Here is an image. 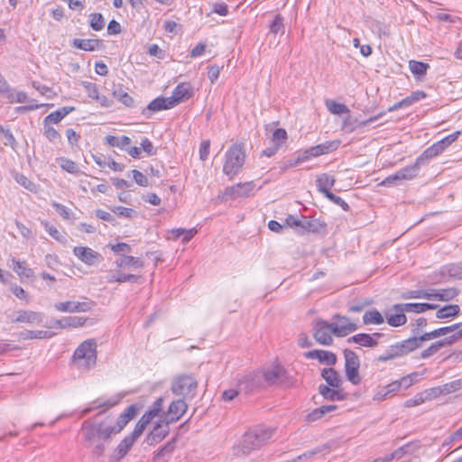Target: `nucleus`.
<instances>
[{"mask_svg":"<svg viewBox=\"0 0 462 462\" xmlns=\"http://www.w3.org/2000/svg\"><path fill=\"white\" fill-rule=\"evenodd\" d=\"M88 319L83 317H65L60 319H54L51 321L50 325H46V328H79L85 325Z\"/></svg>","mask_w":462,"mask_h":462,"instance_id":"dca6fc26","label":"nucleus"},{"mask_svg":"<svg viewBox=\"0 0 462 462\" xmlns=\"http://www.w3.org/2000/svg\"><path fill=\"white\" fill-rule=\"evenodd\" d=\"M260 371L264 386L290 387L293 383V379L289 376L286 370L279 364L263 367Z\"/></svg>","mask_w":462,"mask_h":462,"instance_id":"39448f33","label":"nucleus"},{"mask_svg":"<svg viewBox=\"0 0 462 462\" xmlns=\"http://www.w3.org/2000/svg\"><path fill=\"white\" fill-rule=\"evenodd\" d=\"M14 262V271L20 276L30 278L33 275V271L31 268H28L25 262L13 260Z\"/></svg>","mask_w":462,"mask_h":462,"instance_id":"79ce46f5","label":"nucleus"},{"mask_svg":"<svg viewBox=\"0 0 462 462\" xmlns=\"http://www.w3.org/2000/svg\"><path fill=\"white\" fill-rule=\"evenodd\" d=\"M173 107V103L169 97H157L151 101L149 105L143 110V115L147 118L150 117L151 112H157Z\"/></svg>","mask_w":462,"mask_h":462,"instance_id":"4be33fe9","label":"nucleus"},{"mask_svg":"<svg viewBox=\"0 0 462 462\" xmlns=\"http://www.w3.org/2000/svg\"><path fill=\"white\" fill-rule=\"evenodd\" d=\"M81 85L83 86L88 97H90L92 99H95L96 97H97L99 91H98V88H97V84L88 82V81H82Z\"/></svg>","mask_w":462,"mask_h":462,"instance_id":"6e6d98bb","label":"nucleus"},{"mask_svg":"<svg viewBox=\"0 0 462 462\" xmlns=\"http://www.w3.org/2000/svg\"><path fill=\"white\" fill-rule=\"evenodd\" d=\"M92 302L88 301H63L57 302L54 304V308L56 310L60 312H86L91 310Z\"/></svg>","mask_w":462,"mask_h":462,"instance_id":"4468645a","label":"nucleus"},{"mask_svg":"<svg viewBox=\"0 0 462 462\" xmlns=\"http://www.w3.org/2000/svg\"><path fill=\"white\" fill-rule=\"evenodd\" d=\"M421 165H423L422 162H419V158H417L416 162L412 165L406 166L398 171L402 180H410L415 178L418 175Z\"/></svg>","mask_w":462,"mask_h":462,"instance_id":"c85d7f7f","label":"nucleus"},{"mask_svg":"<svg viewBox=\"0 0 462 462\" xmlns=\"http://www.w3.org/2000/svg\"><path fill=\"white\" fill-rule=\"evenodd\" d=\"M327 327L334 335L340 337H346L358 328L357 325L351 322L348 318L341 316H336L335 321L328 323Z\"/></svg>","mask_w":462,"mask_h":462,"instance_id":"1a4fd4ad","label":"nucleus"},{"mask_svg":"<svg viewBox=\"0 0 462 462\" xmlns=\"http://www.w3.org/2000/svg\"><path fill=\"white\" fill-rule=\"evenodd\" d=\"M363 322L365 325H381L384 322V318L376 309H373L364 314Z\"/></svg>","mask_w":462,"mask_h":462,"instance_id":"473e14b6","label":"nucleus"},{"mask_svg":"<svg viewBox=\"0 0 462 462\" xmlns=\"http://www.w3.org/2000/svg\"><path fill=\"white\" fill-rule=\"evenodd\" d=\"M457 288H439L438 289V300L449 301L458 295Z\"/></svg>","mask_w":462,"mask_h":462,"instance_id":"58836bf2","label":"nucleus"},{"mask_svg":"<svg viewBox=\"0 0 462 462\" xmlns=\"http://www.w3.org/2000/svg\"><path fill=\"white\" fill-rule=\"evenodd\" d=\"M113 97L128 107L133 106L134 104V98L124 91L122 88L115 89L113 91Z\"/></svg>","mask_w":462,"mask_h":462,"instance_id":"a19ab883","label":"nucleus"},{"mask_svg":"<svg viewBox=\"0 0 462 462\" xmlns=\"http://www.w3.org/2000/svg\"><path fill=\"white\" fill-rule=\"evenodd\" d=\"M106 143L112 147L125 148L131 143V139L128 136L116 137L114 135H107L106 137Z\"/></svg>","mask_w":462,"mask_h":462,"instance_id":"ea45409f","label":"nucleus"},{"mask_svg":"<svg viewBox=\"0 0 462 462\" xmlns=\"http://www.w3.org/2000/svg\"><path fill=\"white\" fill-rule=\"evenodd\" d=\"M335 183V178L329 174H322L319 176V192H323V189L329 190Z\"/></svg>","mask_w":462,"mask_h":462,"instance_id":"603ef678","label":"nucleus"},{"mask_svg":"<svg viewBox=\"0 0 462 462\" xmlns=\"http://www.w3.org/2000/svg\"><path fill=\"white\" fill-rule=\"evenodd\" d=\"M73 254L87 265H94L102 259L99 253L87 246H75Z\"/></svg>","mask_w":462,"mask_h":462,"instance_id":"2eb2a0df","label":"nucleus"},{"mask_svg":"<svg viewBox=\"0 0 462 462\" xmlns=\"http://www.w3.org/2000/svg\"><path fill=\"white\" fill-rule=\"evenodd\" d=\"M1 95L7 98L10 103H24L27 100L26 93L16 91L14 88H11L9 84Z\"/></svg>","mask_w":462,"mask_h":462,"instance_id":"cd10ccee","label":"nucleus"},{"mask_svg":"<svg viewBox=\"0 0 462 462\" xmlns=\"http://www.w3.org/2000/svg\"><path fill=\"white\" fill-rule=\"evenodd\" d=\"M136 439L130 434L124 438L114 451V456L119 460L123 458L133 447Z\"/></svg>","mask_w":462,"mask_h":462,"instance_id":"b1692460","label":"nucleus"},{"mask_svg":"<svg viewBox=\"0 0 462 462\" xmlns=\"http://www.w3.org/2000/svg\"><path fill=\"white\" fill-rule=\"evenodd\" d=\"M271 428L256 427L246 431L240 442L233 447V454L237 457L249 456L253 451L261 448L272 438Z\"/></svg>","mask_w":462,"mask_h":462,"instance_id":"f03ea898","label":"nucleus"},{"mask_svg":"<svg viewBox=\"0 0 462 462\" xmlns=\"http://www.w3.org/2000/svg\"><path fill=\"white\" fill-rule=\"evenodd\" d=\"M427 326V319L425 318H419L414 323L411 324V332L414 336H420V332Z\"/></svg>","mask_w":462,"mask_h":462,"instance_id":"680f3d73","label":"nucleus"},{"mask_svg":"<svg viewBox=\"0 0 462 462\" xmlns=\"http://www.w3.org/2000/svg\"><path fill=\"white\" fill-rule=\"evenodd\" d=\"M270 32L273 34L284 33L283 18L282 17V15H275L273 23L270 25Z\"/></svg>","mask_w":462,"mask_h":462,"instance_id":"8fccbe9b","label":"nucleus"},{"mask_svg":"<svg viewBox=\"0 0 462 462\" xmlns=\"http://www.w3.org/2000/svg\"><path fill=\"white\" fill-rule=\"evenodd\" d=\"M105 26V20L101 14H90V27L95 31H101Z\"/></svg>","mask_w":462,"mask_h":462,"instance_id":"864d4df0","label":"nucleus"},{"mask_svg":"<svg viewBox=\"0 0 462 462\" xmlns=\"http://www.w3.org/2000/svg\"><path fill=\"white\" fill-rule=\"evenodd\" d=\"M345 357V373L346 379L354 385L361 383V376L359 374L360 359L358 356L350 349L344 351Z\"/></svg>","mask_w":462,"mask_h":462,"instance_id":"423d86ee","label":"nucleus"},{"mask_svg":"<svg viewBox=\"0 0 462 462\" xmlns=\"http://www.w3.org/2000/svg\"><path fill=\"white\" fill-rule=\"evenodd\" d=\"M42 318L43 314L42 312L29 310H18L12 314L11 322L14 324L25 323L39 325L42 323Z\"/></svg>","mask_w":462,"mask_h":462,"instance_id":"f8f14e48","label":"nucleus"},{"mask_svg":"<svg viewBox=\"0 0 462 462\" xmlns=\"http://www.w3.org/2000/svg\"><path fill=\"white\" fill-rule=\"evenodd\" d=\"M254 188L253 181L237 183L225 189L222 198L225 200L235 199L241 197H248Z\"/></svg>","mask_w":462,"mask_h":462,"instance_id":"9b49d317","label":"nucleus"},{"mask_svg":"<svg viewBox=\"0 0 462 462\" xmlns=\"http://www.w3.org/2000/svg\"><path fill=\"white\" fill-rule=\"evenodd\" d=\"M197 385L198 383L194 377L183 374L174 379L171 391L177 395L192 398L195 395Z\"/></svg>","mask_w":462,"mask_h":462,"instance_id":"0eeeda50","label":"nucleus"},{"mask_svg":"<svg viewBox=\"0 0 462 462\" xmlns=\"http://www.w3.org/2000/svg\"><path fill=\"white\" fill-rule=\"evenodd\" d=\"M444 150L445 149L443 148V146L438 141L435 143H433L431 146L427 148L421 153V155H420L418 157L419 162H422V164H424L428 160L432 159V158L438 156L439 154H440L441 152H443Z\"/></svg>","mask_w":462,"mask_h":462,"instance_id":"c756f323","label":"nucleus"},{"mask_svg":"<svg viewBox=\"0 0 462 462\" xmlns=\"http://www.w3.org/2000/svg\"><path fill=\"white\" fill-rule=\"evenodd\" d=\"M339 145L338 141H329L319 144V155L328 153L337 149Z\"/></svg>","mask_w":462,"mask_h":462,"instance_id":"052dcab7","label":"nucleus"},{"mask_svg":"<svg viewBox=\"0 0 462 462\" xmlns=\"http://www.w3.org/2000/svg\"><path fill=\"white\" fill-rule=\"evenodd\" d=\"M319 394L329 401H344L347 397L342 387L319 386Z\"/></svg>","mask_w":462,"mask_h":462,"instance_id":"5701e85b","label":"nucleus"},{"mask_svg":"<svg viewBox=\"0 0 462 462\" xmlns=\"http://www.w3.org/2000/svg\"><path fill=\"white\" fill-rule=\"evenodd\" d=\"M415 449V447L413 444L410 443L407 445H404L397 449H395L391 455L390 458L393 459H400L406 454H411L413 453Z\"/></svg>","mask_w":462,"mask_h":462,"instance_id":"09e8293b","label":"nucleus"},{"mask_svg":"<svg viewBox=\"0 0 462 462\" xmlns=\"http://www.w3.org/2000/svg\"><path fill=\"white\" fill-rule=\"evenodd\" d=\"M430 68L428 63H424L417 60H410L409 69L411 72L417 78L424 76L427 69Z\"/></svg>","mask_w":462,"mask_h":462,"instance_id":"4c0bfd02","label":"nucleus"},{"mask_svg":"<svg viewBox=\"0 0 462 462\" xmlns=\"http://www.w3.org/2000/svg\"><path fill=\"white\" fill-rule=\"evenodd\" d=\"M287 139V133L283 128H277L272 134V142L273 144L281 148Z\"/></svg>","mask_w":462,"mask_h":462,"instance_id":"3c124183","label":"nucleus"},{"mask_svg":"<svg viewBox=\"0 0 462 462\" xmlns=\"http://www.w3.org/2000/svg\"><path fill=\"white\" fill-rule=\"evenodd\" d=\"M406 310L402 303L394 304L392 310L385 313L387 323L392 327H400L407 322Z\"/></svg>","mask_w":462,"mask_h":462,"instance_id":"ddd939ff","label":"nucleus"},{"mask_svg":"<svg viewBox=\"0 0 462 462\" xmlns=\"http://www.w3.org/2000/svg\"><path fill=\"white\" fill-rule=\"evenodd\" d=\"M446 346L447 345L443 339L436 341L420 353V357L423 359L429 358Z\"/></svg>","mask_w":462,"mask_h":462,"instance_id":"a18cd8bd","label":"nucleus"},{"mask_svg":"<svg viewBox=\"0 0 462 462\" xmlns=\"http://www.w3.org/2000/svg\"><path fill=\"white\" fill-rule=\"evenodd\" d=\"M337 356L334 353L319 349V363H325L328 365H335Z\"/></svg>","mask_w":462,"mask_h":462,"instance_id":"5fc2aeb1","label":"nucleus"},{"mask_svg":"<svg viewBox=\"0 0 462 462\" xmlns=\"http://www.w3.org/2000/svg\"><path fill=\"white\" fill-rule=\"evenodd\" d=\"M322 194L333 204L337 205L342 208L343 210L348 211L349 206L348 204L340 197L334 194L330 189L327 190L323 189Z\"/></svg>","mask_w":462,"mask_h":462,"instance_id":"c03bdc74","label":"nucleus"},{"mask_svg":"<svg viewBox=\"0 0 462 462\" xmlns=\"http://www.w3.org/2000/svg\"><path fill=\"white\" fill-rule=\"evenodd\" d=\"M113 430L109 420L93 418L84 420L79 430L83 447L89 450L94 458L103 457L111 442Z\"/></svg>","mask_w":462,"mask_h":462,"instance_id":"f257e3e1","label":"nucleus"},{"mask_svg":"<svg viewBox=\"0 0 462 462\" xmlns=\"http://www.w3.org/2000/svg\"><path fill=\"white\" fill-rule=\"evenodd\" d=\"M42 225L44 226V229L46 232L55 240L61 241L62 236L60 235V231L52 225H50L46 221H42Z\"/></svg>","mask_w":462,"mask_h":462,"instance_id":"bf43d9fd","label":"nucleus"},{"mask_svg":"<svg viewBox=\"0 0 462 462\" xmlns=\"http://www.w3.org/2000/svg\"><path fill=\"white\" fill-rule=\"evenodd\" d=\"M137 412V408L135 405H130L127 407L123 413L119 415L116 420V424L112 421L113 428V435L119 433L127 423L134 418Z\"/></svg>","mask_w":462,"mask_h":462,"instance_id":"6ab92c4d","label":"nucleus"},{"mask_svg":"<svg viewBox=\"0 0 462 462\" xmlns=\"http://www.w3.org/2000/svg\"><path fill=\"white\" fill-rule=\"evenodd\" d=\"M192 88L189 83H180L173 90L170 100L173 103V107L180 102L189 99L192 96Z\"/></svg>","mask_w":462,"mask_h":462,"instance_id":"aec40b11","label":"nucleus"},{"mask_svg":"<svg viewBox=\"0 0 462 462\" xmlns=\"http://www.w3.org/2000/svg\"><path fill=\"white\" fill-rule=\"evenodd\" d=\"M380 337V333H374L373 335L366 333H359L347 338V342L355 343L361 346L374 347L377 346V338H379Z\"/></svg>","mask_w":462,"mask_h":462,"instance_id":"412c9836","label":"nucleus"},{"mask_svg":"<svg viewBox=\"0 0 462 462\" xmlns=\"http://www.w3.org/2000/svg\"><path fill=\"white\" fill-rule=\"evenodd\" d=\"M421 393L423 395L425 402L431 401V400H434L441 395V390H439V387L437 386V387H432V388L427 389V390L421 392Z\"/></svg>","mask_w":462,"mask_h":462,"instance_id":"0e129e2a","label":"nucleus"},{"mask_svg":"<svg viewBox=\"0 0 462 462\" xmlns=\"http://www.w3.org/2000/svg\"><path fill=\"white\" fill-rule=\"evenodd\" d=\"M74 361L80 369L89 370L97 362V343L88 339L81 343L74 352Z\"/></svg>","mask_w":462,"mask_h":462,"instance_id":"20e7f679","label":"nucleus"},{"mask_svg":"<svg viewBox=\"0 0 462 462\" xmlns=\"http://www.w3.org/2000/svg\"><path fill=\"white\" fill-rule=\"evenodd\" d=\"M402 179H401V176L399 174L398 171H396L394 174H392L388 177H386L381 183L380 185L382 186H387V187H390V186H395V185H398L402 182Z\"/></svg>","mask_w":462,"mask_h":462,"instance_id":"e2e57ef3","label":"nucleus"},{"mask_svg":"<svg viewBox=\"0 0 462 462\" xmlns=\"http://www.w3.org/2000/svg\"><path fill=\"white\" fill-rule=\"evenodd\" d=\"M188 408L184 400L179 399L171 402L167 411L168 423L176 422L186 412Z\"/></svg>","mask_w":462,"mask_h":462,"instance_id":"a211bd4d","label":"nucleus"},{"mask_svg":"<svg viewBox=\"0 0 462 462\" xmlns=\"http://www.w3.org/2000/svg\"><path fill=\"white\" fill-rule=\"evenodd\" d=\"M237 387L240 392L249 394L264 387L261 371H254L243 375L237 381Z\"/></svg>","mask_w":462,"mask_h":462,"instance_id":"6e6552de","label":"nucleus"},{"mask_svg":"<svg viewBox=\"0 0 462 462\" xmlns=\"http://www.w3.org/2000/svg\"><path fill=\"white\" fill-rule=\"evenodd\" d=\"M459 312L460 307L458 305H447L437 310L436 317L440 319H448L457 316Z\"/></svg>","mask_w":462,"mask_h":462,"instance_id":"e433bc0d","label":"nucleus"},{"mask_svg":"<svg viewBox=\"0 0 462 462\" xmlns=\"http://www.w3.org/2000/svg\"><path fill=\"white\" fill-rule=\"evenodd\" d=\"M100 44L101 41L97 39H74L72 42L73 47L86 51H94Z\"/></svg>","mask_w":462,"mask_h":462,"instance_id":"bb28decb","label":"nucleus"},{"mask_svg":"<svg viewBox=\"0 0 462 462\" xmlns=\"http://www.w3.org/2000/svg\"><path fill=\"white\" fill-rule=\"evenodd\" d=\"M407 312L423 313L429 310H436L438 305L431 303H402Z\"/></svg>","mask_w":462,"mask_h":462,"instance_id":"f704fd0d","label":"nucleus"},{"mask_svg":"<svg viewBox=\"0 0 462 462\" xmlns=\"http://www.w3.org/2000/svg\"><path fill=\"white\" fill-rule=\"evenodd\" d=\"M317 229V223L315 220H309L306 217L300 218V226L297 232H315Z\"/></svg>","mask_w":462,"mask_h":462,"instance_id":"49530a36","label":"nucleus"},{"mask_svg":"<svg viewBox=\"0 0 462 462\" xmlns=\"http://www.w3.org/2000/svg\"><path fill=\"white\" fill-rule=\"evenodd\" d=\"M122 397L120 395H116V396H113L111 398H109L108 400L105 401V402H101L99 400H96L93 402V407L89 408V409H87L83 411V414H87L89 411L93 410V409H100V408H112L114 407L115 405H116L120 401H121Z\"/></svg>","mask_w":462,"mask_h":462,"instance_id":"c9c22d12","label":"nucleus"},{"mask_svg":"<svg viewBox=\"0 0 462 462\" xmlns=\"http://www.w3.org/2000/svg\"><path fill=\"white\" fill-rule=\"evenodd\" d=\"M245 161V147L241 143H235L225 154L223 172L233 179L242 169Z\"/></svg>","mask_w":462,"mask_h":462,"instance_id":"7ed1b4c3","label":"nucleus"},{"mask_svg":"<svg viewBox=\"0 0 462 462\" xmlns=\"http://www.w3.org/2000/svg\"><path fill=\"white\" fill-rule=\"evenodd\" d=\"M328 324V323L326 321L319 320V344L325 346H329L333 343L332 336L323 331L324 328L329 329V328L327 327Z\"/></svg>","mask_w":462,"mask_h":462,"instance_id":"de8ad7c7","label":"nucleus"},{"mask_svg":"<svg viewBox=\"0 0 462 462\" xmlns=\"http://www.w3.org/2000/svg\"><path fill=\"white\" fill-rule=\"evenodd\" d=\"M321 376L330 387H341L343 381L339 374L333 368H325L321 372Z\"/></svg>","mask_w":462,"mask_h":462,"instance_id":"a878e982","label":"nucleus"},{"mask_svg":"<svg viewBox=\"0 0 462 462\" xmlns=\"http://www.w3.org/2000/svg\"><path fill=\"white\" fill-rule=\"evenodd\" d=\"M461 338H462V326L459 328H457L455 331L451 332V335L443 338V340L447 346H450Z\"/></svg>","mask_w":462,"mask_h":462,"instance_id":"338daca9","label":"nucleus"},{"mask_svg":"<svg viewBox=\"0 0 462 462\" xmlns=\"http://www.w3.org/2000/svg\"><path fill=\"white\" fill-rule=\"evenodd\" d=\"M462 326V323H456L451 326L442 327L437 328L431 332L424 333L428 340H431L433 338H437L442 336H446L448 334L451 335V332L455 331L457 328H459Z\"/></svg>","mask_w":462,"mask_h":462,"instance_id":"2f4dec72","label":"nucleus"},{"mask_svg":"<svg viewBox=\"0 0 462 462\" xmlns=\"http://www.w3.org/2000/svg\"><path fill=\"white\" fill-rule=\"evenodd\" d=\"M54 333L47 330H25L19 334L23 340L51 338Z\"/></svg>","mask_w":462,"mask_h":462,"instance_id":"7c9ffc66","label":"nucleus"},{"mask_svg":"<svg viewBox=\"0 0 462 462\" xmlns=\"http://www.w3.org/2000/svg\"><path fill=\"white\" fill-rule=\"evenodd\" d=\"M15 180L23 187H24L26 189L30 191H35L36 185L31 181L26 176L23 174H16L15 175Z\"/></svg>","mask_w":462,"mask_h":462,"instance_id":"13d9d810","label":"nucleus"},{"mask_svg":"<svg viewBox=\"0 0 462 462\" xmlns=\"http://www.w3.org/2000/svg\"><path fill=\"white\" fill-rule=\"evenodd\" d=\"M325 105H326V107L328 108V110L333 115H337V116H340L343 114L349 115V113H350L349 108L345 104L337 103L332 99H326Z\"/></svg>","mask_w":462,"mask_h":462,"instance_id":"72a5a7b5","label":"nucleus"},{"mask_svg":"<svg viewBox=\"0 0 462 462\" xmlns=\"http://www.w3.org/2000/svg\"><path fill=\"white\" fill-rule=\"evenodd\" d=\"M427 341L425 334L420 336H412L411 337L402 340L401 342H397L395 345H393L398 356L408 355L409 353L416 350L420 347L422 343Z\"/></svg>","mask_w":462,"mask_h":462,"instance_id":"9d476101","label":"nucleus"},{"mask_svg":"<svg viewBox=\"0 0 462 462\" xmlns=\"http://www.w3.org/2000/svg\"><path fill=\"white\" fill-rule=\"evenodd\" d=\"M75 110V107L74 106H63L52 113H51L50 115H48L45 118H44V125H49V124H58L59 122H60L67 115H69V113H71L72 111Z\"/></svg>","mask_w":462,"mask_h":462,"instance_id":"393cba45","label":"nucleus"},{"mask_svg":"<svg viewBox=\"0 0 462 462\" xmlns=\"http://www.w3.org/2000/svg\"><path fill=\"white\" fill-rule=\"evenodd\" d=\"M125 268L139 269L143 267V262L138 258L131 255H125Z\"/></svg>","mask_w":462,"mask_h":462,"instance_id":"4d7b16f0","label":"nucleus"},{"mask_svg":"<svg viewBox=\"0 0 462 462\" xmlns=\"http://www.w3.org/2000/svg\"><path fill=\"white\" fill-rule=\"evenodd\" d=\"M58 162L60 163V168L69 173L79 174L80 172V170L77 163L68 158H60L58 159Z\"/></svg>","mask_w":462,"mask_h":462,"instance_id":"37998d69","label":"nucleus"},{"mask_svg":"<svg viewBox=\"0 0 462 462\" xmlns=\"http://www.w3.org/2000/svg\"><path fill=\"white\" fill-rule=\"evenodd\" d=\"M448 273L451 277L462 279V263L448 266Z\"/></svg>","mask_w":462,"mask_h":462,"instance_id":"774afa93","label":"nucleus"},{"mask_svg":"<svg viewBox=\"0 0 462 462\" xmlns=\"http://www.w3.org/2000/svg\"><path fill=\"white\" fill-rule=\"evenodd\" d=\"M169 424L167 420L157 423L146 437V443L153 446L162 441L169 434Z\"/></svg>","mask_w":462,"mask_h":462,"instance_id":"f3484780","label":"nucleus"},{"mask_svg":"<svg viewBox=\"0 0 462 462\" xmlns=\"http://www.w3.org/2000/svg\"><path fill=\"white\" fill-rule=\"evenodd\" d=\"M132 175H133V179L140 186L142 187H148L149 186V180L147 179V177L143 174L141 171H137V170H133L131 171Z\"/></svg>","mask_w":462,"mask_h":462,"instance_id":"69168bd1","label":"nucleus"}]
</instances>
